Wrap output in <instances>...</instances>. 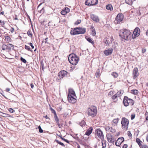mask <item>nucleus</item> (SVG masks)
Returning a JSON list of instances; mask_svg holds the SVG:
<instances>
[{
  "mask_svg": "<svg viewBox=\"0 0 148 148\" xmlns=\"http://www.w3.org/2000/svg\"><path fill=\"white\" fill-rule=\"evenodd\" d=\"M0 23H2V24L1 25H4V24H5L4 22V21H2L1 20H0Z\"/></svg>",
  "mask_w": 148,
  "mask_h": 148,
  "instance_id": "62",
  "label": "nucleus"
},
{
  "mask_svg": "<svg viewBox=\"0 0 148 148\" xmlns=\"http://www.w3.org/2000/svg\"><path fill=\"white\" fill-rule=\"evenodd\" d=\"M5 40H6L7 41H11V39L10 37H9V36H5Z\"/></svg>",
  "mask_w": 148,
  "mask_h": 148,
  "instance_id": "36",
  "label": "nucleus"
},
{
  "mask_svg": "<svg viewBox=\"0 0 148 148\" xmlns=\"http://www.w3.org/2000/svg\"><path fill=\"white\" fill-rule=\"evenodd\" d=\"M111 75L114 78H116L118 76V74L116 72H113Z\"/></svg>",
  "mask_w": 148,
  "mask_h": 148,
  "instance_id": "29",
  "label": "nucleus"
},
{
  "mask_svg": "<svg viewBox=\"0 0 148 148\" xmlns=\"http://www.w3.org/2000/svg\"><path fill=\"white\" fill-rule=\"evenodd\" d=\"M78 28L80 34H84L85 33L86 31V28H83L80 27H79Z\"/></svg>",
  "mask_w": 148,
  "mask_h": 148,
  "instance_id": "16",
  "label": "nucleus"
},
{
  "mask_svg": "<svg viewBox=\"0 0 148 148\" xmlns=\"http://www.w3.org/2000/svg\"><path fill=\"white\" fill-rule=\"evenodd\" d=\"M136 142H137L140 147V146H141L142 144H141V143H142V142L139 138H137L136 139Z\"/></svg>",
  "mask_w": 148,
  "mask_h": 148,
  "instance_id": "25",
  "label": "nucleus"
},
{
  "mask_svg": "<svg viewBox=\"0 0 148 148\" xmlns=\"http://www.w3.org/2000/svg\"><path fill=\"white\" fill-rule=\"evenodd\" d=\"M124 105L125 106L127 107L129 106V102H123Z\"/></svg>",
  "mask_w": 148,
  "mask_h": 148,
  "instance_id": "54",
  "label": "nucleus"
},
{
  "mask_svg": "<svg viewBox=\"0 0 148 148\" xmlns=\"http://www.w3.org/2000/svg\"><path fill=\"white\" fill-rule=\"evenodd\" d=\"M0 113H1L3 115L1 114H0V116H1L3 117H7L8 116V114L3 113L1 111H0Z\"/></svg>",
  "mask_w": 148,
  "mask_h": 148,
  "instance_id": "33",
  "label": "nucleus"
},
{
  "mask_svg": "<svg viewBox=\"0 0 148 148\" xmlns=\"http://www.w3.org/2000/svg\"><path fill=\"white\" fill-rule=\"evenodd\" d=\"M110 131L112 133L116 131L115 129L112 127H110Z\"/></svg>",
  "mask_w": 148,
  "mask_h": 148,
  "instance_id": "48",
  "label": "nucleus"
},
{
  "mask_svg": "<svg viewBox=\"0 0 148 148\" xmlns=\"http://www.w3.org/2000/svg\"><path fill=\"white\" fill-rule=\"evenodd\" d=\"M128 133V136H129V138H131L132 137V135L131 133V132L130 131H128L127 132Z\"/></svg>",
  "mask_w": 148,
  "mask_h": 148,
  "instance_id": "47",
  "label": "nucleus"
},
{
  "mask_svg": "<svg viewBox=\"0 0 148 148\" xmlns=\"http://www.w3.org/2000/svg\"><path fill=\"white\" fill-rule=\"evenodd\" d=\"M140 29L138 27L136 28L133 31L132 36V38L133 39H135L136 37H138L140 35Z\"/></svg>",
  "mask_w": 148,
  "mask_h": 148,
  "instance_id": "6",
  "label": "nucleus"
},
{
  "mask_svg": "<svg viewBox=\"0 0 148 148\" xmlns=\"http://www.w3.org/2000/svg\"><path fill=\"white\" fill-rule=\"evenodd\" d=\"M119 119L118 118H117L116 119H114L112 121L115 124H117L119 121Z\"/></svg>",
  "mask_w": 148,
  "mask_h": 148,
  "instance_id": "39",
  "label": "nucleus"
},
{
  "mask_svg": "<svg viewBox=\"0 0 148 148\" xmlns=\"http://www.w3.org/2000/svg\"><path fill=\"white\" fill-rule=\"evenodd\" d=\"M132 33L130 30L127 29L121 30L119 31V36L121 38L127 40Z\"/></svg>",
  "mask_w": 148,
  "mask_h": 148,
  "instance_id": "1",
  "label": "nucleus"
},
{
  "mask_svg": "<svg viewBox=\"0 0 148 148\" xmlns=\"http://www.w3.org/2000/svg\"><path fill=\"white\" fill-rule=\"evenodd\" d=\"M138 92V91L137 90H131V93L134 95H136Z\"/></svg>",
  "mask_w": 148,
  "mask_h": 148,
  "instance_id": "32",
  "label": "nucleus"
},
{
  "mask_svg": "<svg viewBox=\"0 0 148 148\" xmlns=\"http://www.w3.org/2000/svg\"><path fill=\"white\" fill-rule=\"evenodd\" d=\"M74 30H75V34H80V33L79 32V30L78 29V27H76L74 28Z\"/></svg>",
  "mask_w": 148,
  "mask_h": 148,
  "instance_id": "30",
  "label": "nucleus"
},
{
  "mask_svg": "<svg viewBox=\"0 0 148 148\" xmlns=\"http://www.w3.org/2000/svg\"><path fill=\"white\" fill-rule=\"evenodd\" d=\"M118 96L117 95H116V94H115L114 95V96H113L112 98V99H115L117 97H118Z\"/></svg>",
  "mask_w": 148,
  "mask_h": 148,
  "instance_id": "53",
  "label": "nucleus"
},
{
  "mask_svg": "<svg viewBox=\"0 0 148 148\" xmlns=\"http://www.w3.org/2000/svg\"><path fill=\"white\" fill-rule=\"evenodd\" d=\"M135 1V0H125L126 3L130 5H132L133 2Z\"/></svg>",
  "mask_w": 148,
  "mask_h": 148,
  "instance_id": "23",
  "label": "nucleus"
},
{
  "mask_svg": "<svg viewBox=\"0 0 148 148\" xmlns=\"http://www.w3.org/2000/svg\"><path fill=\"white\" fill-rule=\"evenodd\" d=\"M110 127L109 126H106L105 128V129L106 131H108L110 130Z\"/></svg>",
  "mask_w": 148,
  "mask_h": 148,
  "instance_id": "52",
  "label": "nucleus"
},
{
  "mask_svg": "<svg viewBox=\"0 0 148 148\" xmlns=\"http://www.w3.org/2000/svg\"><path fill=\"white\" fill-rule=\"evenodd\" d=\"M55 141L58 144L64 147H65V145L64 144L62 143L59 141L58 140L56 139L55 140Z\"/></svg>",
  "mask_w": 148,
  "mask_h": 148,
  "instance_id": "28",
  "label": "nucleus"
},
{
  "mask_svg": "<svg viewBox=\"0 0 148 148\" xmlns=\"http://www.w3.org/2000/svg\"><path fill=\"white\" fill-rule=\"evenodd\" d=\"M10 30L12 33H13L14 31V29L12 27Z\"/></svg>",
  "mask_w": 148,
  "mask_h": 148,
  "instance_id": "61",
  "label": "nucleus"
},
{
  "mask_svg": "<svg viewBox=\"0 0 148 148\" xmlns=\"http://www.w3.org/2000/svg\"><path fill=\"white\" fill-rule=\"evenodd\" d=\"M30 85L31 87V88H33L34 87V85H33V84H31Z\"/></svg>",
  "mask_w": 148,
  "mask_h": 148,
  "instance_id": "64",
  "label": "nucleus"
},
{
  "mask_svg": "<svg viewBox=\"0 0 148 148\" xmlns=\"http://www.w3.org/2000/svg\"><path fill=\"white\" fill-rule=\"evenodd\" d=\"M128 101H129L130 102H133V101L132 99L129 98L127 96L124 97L123 100V102H128Z\"/></svg>",
  "mask_w": 148,
  "mask_h": 148,
  "instance_id": "18",
  "label": "nucleus"
},
{
  "mask_svg": "<svg viewBox=\"0 0 148 148\" xmlns=\"http://www.w3.org/2000/svg\"><path fill=\"white\" fill-rule=\"evenodd\" d=\"M112 136H111V137H112ZM112 137H111L110 138H109L108 137H107V140L109 142V143L110 142H111L112 141L111 140Z\"/></svg>",
  "mask_w": 148,
  "mask_h": 148,
  "instance_id": "56",
  "label": "nucleus"
},
{
  "mask_svg": "<svg viewBox=\"0 0 148 148\" xmlns=\"http://www.w3.org/2000/svg\"><path fill=\"white\" fill-rule=\"evenodd\" d=\"M96 131L97 136L101 140L104 139V136L103 133L100 129H97L96 130Z\"/></svg>",
  "mask_w": 148,
  "mask_h": 148,
  "instance_id": "9",
  "label": "nucleus"
},
{
  "mask_svg": "<svg viewBox=\"0 0 148 148\" xmlns=\"http://www.w3.org/2000/svg\"><path fill=\"white\" fill-rule=\"evenodd\" d=\"M82 127L85 126L86 125V122L84 120H82L79 124Z\"/></svg>",
  "mask_w": 148,
  "mask_h": 148,
  "instance_id": "31",
  "label": "nucleus"
},
{
  "mask_svg": "<svg viewBox=\"0 0 148 148\" xmlns=\"http://www.w3.org/2000/svg\"><path fill=\"white\" fill-rule=\"evenodd\" d=\"M68 74V73L67 71L63 70L59 72L58 75L59 78L61 79L66 76L67 77Z\"/></svg>",
  "mask_w": 148,
  "mask_h": 148,
  "instance_id": "7",
  "label": "nucleus"
},
{
  "mask_svg": "<svg viewBox=\"0 0 148 148\" xmlns=\"http://www.w3.org/2000/svg\"><path fill=\"white\" fill-rule=\"evenodd\" d=\"M27 34L30 37H32V34L31 33V32L30 30H28L27 32Z\"/></svg>",
  "mask_w": 148,
  "mask_h": 148,
  "instance_id": "41",
  "label": "nucleus"
},
{
  "mask_svg": "<svg viewBox=\"0 0 148 148\" xmlns=\"http://www.w3.org/2000/svg\"><path fill=\"white\" fill-rule=\"evenodd\" d=\"M91 5H97L98 3V0H91Z\"/></svg>",
  "mask_w": 148,
  "mask_h": 148,
  "instance_id": "26",
  "label": "nucleus"
},
{
  "mask_svg": "<svg viewBox=\"0 0 148 148\" xmlns=\"http://www.w3.org/2000/svg\"><path fill=\"white\" fill-rule=\"evenodd\" d=\"M146 51V49L145 48H143L142 50V53H145Z\"/></svg>",
  "mask_w": 148,
  "mask_h": 148,
  "instance_id": "58",
  "label": "nucleus"
},
{
  "mask_svg": "<svg viewBox=\"0 0 148 148\" xmlns=\"http://www.w3.org/2000/svg\"><path fill=\"white\" fill-rule=\"evenodd\" d=\"M102 148H105L106 147V140H104V139L102 140H101Z\"/></svg>",
  "mask_w": 148,
  "mask_h": 148,
  "instance_id": "21",
  "label": "nucleus"
},
{
  "mask_svg": "<svg viewBox=\"0 0 148 148\" xmlns=\"http://www.w3.org/2000/svg\"><path fill=\"white\" fill-rule=\"evenodd\" d=\"M20 60H21V61L22 62H23L25 64V63H26V62H27L26 60L24 58H23V57H21V58Z\"/></svg>",
  "mask_w": 148,
  "mask_h": 148,
  "instance_id": "38",
  "label": "nucleus"
},
{
  "mask_svg": "<svg viewBox=\"0 0 148 148\" xmlns=\"http://www.w3.org/2000/svg\"><path fill=\"white\" fill-rule=\"evenodd\" d=\"M135 115L134 114H132L131 115V119L133 120L135 118Z\"/></svg>",
  "mask_w": 148,
  "mask_h": 148,
  "instance_id": "59",
  "label": "nucleus"
},
{
  "mask_svg": "<svg viewBox=\"0 0 148 148\" xmlns=\"http://www.w3.org/2000/svg\"><path fill=\"white\" fill-rule=\"evenodd\" d=\"M61 14L62 15H65L67 14V13L64 10H62L61 12Z\"/></svg>",
  "mask_w": 148,
  "mask_h": 148,
  "instance_id": "45",
  "label": "nucleus"
},
{
  "mask_svg": "<svg viewBox=\"0 0 148 148\" xmlns=\"http://www.w3.org/2000/svg\"><path fill=\"white\" fill-rule=\"evenodd\" d=\"M132 75L134 79H135L138 76L139 73L138 71V69L137 67H135L134 69Z\"/></svg>",
  "mask_w": 148,
  "mask_h": 148,
  "instance_id": "11",
  "label": "nucleus"
},
{
  "mask_svg": "<svg viewBox=\"0 0 148 148\" xmlns=\"http://www.w3.org/2000/svg\"><path fill=\"white\" fill-rule=\"evenodd\" d=\"M113 51V50L112 48H110L107 50H105L104 51V53L106 56H108L110 55L112 53Z\"/></svg>",
  "mask_w": 148,
  "mask_h": 148,
  "instance_id": "14",
  "label": "nucleus"
},
{
  "mask_svg": "<svg viewBox=\"0 0 148 148\" xmlns=\"http://www.w3.org/2000/svg\"><path fill=\"white\" fill-rule=\"evenodd\" d=\"M8 110L11 113H13L15 112L14 110L12 108H10L8 109Z\"/></svg>",
  "mask_w": 148,
  "mask_h": 148,
  "instance_id": "46",
  "label": "nucleus"
},
{
  "mask_svg": "<svg viewBox=\"0 0 148 148\" xmlns=\"http://www.w3.org/2000/svg\"><path fill=\"white\" fill-rule=\"evenodd\" d=\"M81 22V20H78L75 23V25H77L80 23Z\"/></svg>",
  "mask_w": 148,
  "mask_h": 148,
  "instance_id": "42",
  "label": "nucleus"
},
{
  "mask_svg": "<svg viewBox=\"0 0 148 148\" xmlns=\"http://www.w3.org/2000/svg\"><path fill=\"white\" fill-rule=\"evenodd\" d=\"M129 123V121L125 117L122 118L121 124L122 127L123 129L127 130Z\"/></svg>",
  "mask_w": 148,
  "mask_h": 148,
  "instance_id": "5",
  "label": "nucleus"
},
{
  "mask_svg": "<svg viewBox=\"0 0 148 148\" xmlns=\"http://www.w3.org/2000/svg\"><path fill=\"white\" fill-rule=\"evenodd\" d=\"M140 148H148V146L146 145H143L140 147Z\"/></svg>",
  "mask_w": 148,
  "mask_h": 148,
  "instance_id": "50",
  "label": "nucleus"
},
{
  "mask_svg": "<svg viewBox=\"0 0 148 148\" xmlns=\"http://www.w3.org/2000/svg\"><path fill=\"white\" fill-rule=\"evenodd\" d=\"M68 99L69 102L73 101L74 102H76L77 101L75 92L74 90L72 88H70L69 89V93L68 95Z\"/></svg>",
  "mask_w": 148,
  "mask_h": 148,
  "instance_id": "3",
  "label": "nucleus"
},
{
  "mask_svg": "<svg viewBox=\"0 0 148 148\" xmlns=\"http://www.w3.org/2000/svg\"><path fill=\"white\" fill-rule=\"evenodd\" d=\"M64 10L67 13L70 12V9L66 7L64 8Z\"/></svg>",
  "mask_w": 148,
  "mask_h": 148,
  "instance_id": "49",
  "label": "nucleus"
},
{
  "mask_svg": "<svg viewBox=\"0 0 148 148\" xmlns=\"http://www.w3.org/2000/svg\"><path fill=\"white\" fill-rule=\"evenodd\" d=\"M11 45H12V44H8L7 45L3 44L1 48L3 50L8 49L9 51H10L11 50V47H10Z\"/></svg>",
  "mask_w": 148,
  "mask_h": 148,
  "instance_id": "12",
  "label": "nucleus"
},
{
  "mask_svg": "<svg viewBox=\"0 0 148 148\" xmlns=\"http://www.w3.org/2000/svg\"><path fill=\"white\" fill-rule=\"evenodd\" d=\"M97 114V108L95 106H92L88 110V116H91L92 117L96 115Z\"/></svg>",
  "mask_w": 148,
  "mask_h": 148,
  "instance_id": "4",
  "label": "nucleus"
},
{
  "mask_svg": "<svg viewBox=\"0 0 148 148\" xmlns=\"http://www.w3.org/2000/svg\"><path fill=\"white\" fill-rule=\"evenodd\" d=\"M75 30L74 29L73 30H71V31L70 33L72 35H75Z\"/></svg>",
  "mask_w": 148,
  "mask_h": 148,
  "instance_id": "44",
  "label": "nucleus"
},
{
  "mask_svg": "<svg viewBox=\"0 0 148 148\" xmlns=\"http://www.w3.org/2000/svg\"><path fill=\"white\" fill-rule=\"evenodd\" d=\"M106 8L107 10H110L111 11H112L113 10V8L112 5L110 4L106 5Z\"/></svg>",
  "mask_w": 148,
  "mask_h": 148,
  "instance_id": "17",
  "label": "nucleus"
},
{
  "mask_svg": "<svg viewBox=\"0 0 148 148\" xmlns=\"http://www.w3.org/2000/svg\"><path fill=\"white\" fill-rule=\"evenodd\" d=\"M127 144H124L122 148H127Z\"/></svg>",
  "mask_w": 148,
  "mask_h": 148,
  "instance_id": "60",
  "label": "nucleus"
},
{
  "mask_svg": "<svg viewBox=\"0 0 148 148\" xmlns=\"http://www.w3.org/2000/svg\"><path fill=\"white\" fill-rule=\"evenodd\" d=\"M85 38L90 43H91L92 45L94 44V42L93 40L90 37H86Z\"/></svg>",
  "mask_w": 148,
  "mask_h": 148,
  "instance_id": "19",
  "label": "nucleus"
},
{
  "mask_svg": "<svg viewBox=\"0 0 148 148\" xmlns=\"http://www.w3.org/2000/svg\"><path fill=\"white\" fill-rule=\"evenodd\" d=\"M92 127H91L89 129H88L86 132L85 135H87L88 136H89L93 130Z\"/></svg>",
  "mask_w": 148,
  "mask_h": 148,
  "instance_id": "15",
  "label": "nucleus"
},
{
  "mask_svg": "<svg viewBox=\"0 0 148 148\" xmlns=\"http://www.w3.org/2000/svg\"><path fill=\"white\" fill-rule=\"evenodd\" d=\"M91 0H86L85 2V4L86 5L91 6Z\"/></svg>",
  "mask_w": 148,
  "mask_h": 148,
  "instance_id": "24",
  "label": "nucleus"
},
{
  "mask_svg": "<svg viewBox=\"0 0 148 148\" xmlns=\"http://www.w3.org/2000/svg\"><path fill=\"white\" fill-rule=\"evenodd\" d=\"M44 118H45L46 119H50V118L47 115H46L45 116H44L43 117Z\"/></svg>",
  "mask_w": 148,
  "mask_h": 148,
  "instance_id": "63",
  "label": "nucleus"
},
{
  "mask_svg": "<svg viewBox=\"0 0 148 148\" xmlns=\"http://www.w3.org/2000/svg\"><path fill=\"white\" fill-rule=\"evenodd\" d=\"M124 90H120L118 91L116 94L118 97L121 96L123 93Z\"/></svg>",
  "mask_w": 148,
  "mask_h": 148,
  "instance_id": "22",
  "label": "nucleus"
},
{
  "mask_svg": "<svg viewBox=\"0 0 148 148\" xmlns=\"http://www.w3.org/2000/svg\"><path fill=\"white\" fill-rule=\"evenodd\" d=\"M91 29H92V34L93 36H95L96 34L95 29L93 26L92 27Z\"/></svg>",
  "mask_w": 148,
  "mask_h": 148,
  "instance_id": "27",
  "label": "nucleus"
},
{
  "mask_svg": "<svg viewBox=\"0 0 148 148\" xmlns=\"http://www.w3.org/2000/svg\"><path fill=\"white\" fill-rule=\"evenodd\" d=\"M104 42L107 45H108L109 44V41L108 40L105 39H104Z\"/></svg>",
  "mask_w": 148,
  "mask_h": 148,
  "instance_id": "40",
  "label": "nucleus"
},
{
  "mask_svg": "<svg viewBox=\"0 0 148 148\" xmlns=\"http://www.w3.org/2000/svg\"><path fill=\"white\" fill-rule=\"evenodd\" d=\"M124 139L123 137L119 138L115 143L117 146H120L121 144L124 141Z\"/></svg>",
  "mask_w": 148,
  "mask_h": 148,
  "instance_id": "10",
  "label": "nucleus"
},
{
  "mask_svg": "<svg viewBox=\"0 0 148 148\" xmlns=\"http://www.w3.org/2000/svg\"><path fill=\"white\" fill-rule=\"evenodd\" d=\"M124 18V15L122 14H119L117 15L115 19L117 21V23H119L122 21Z\"/></svg>",
  "mask_w": 148,
  "mask_h": 148,
  "instance_id": "8",
  "label": "nucleus"
},
{
  "mask_svg": "<svg viewBox=\"0 0 148 148\" xmlns=\"http://www.w3.org/2000/svg\"><path fill=\"white\" fill-rule=\"evenodd\" d=\"M54 118L55 121H56V123H57L58 126L59 128H60L61 127L60 126V124L59 123V119L57 116V115H55L54 116Z\"/></svg>",
  "mask_w": 148,
  "mask_h": 148,
  "instance_id": "20",
  "label": "nucleus"
},
{
  "mask_svg": "<svg viewBox=\"0 0 148 148\" xmlns=\"http://www.w3.org/2000/svg\"><path fill=\"white\" fill-rule=\"evenodd\" d=\"M41 67L43 71L44 70V69L46 67V66H45L44 63L43 61H42L41 62Z\"/></svg>",
  "mask_w": 148,
  "mask_h": 148,
  "instance_id": "34",
  "label": "nucleus"
},
{
  "mask_svg": "<svg viewBox=\"0 0 148 148\" xmlns=\"http://www.w3.org/2000/svg\"><path fill=\"white\" fill-rule=\"evenodd\" d=\"M0 93L3 96L5 97V96L4 95V93L3 91L1 89H0Z\"/></svg>",
  "mask_w": 148,
  "mask_h": 148,
  "instance_id": "57",
  "label": "nucleus"
},
{
  "mask_svg": "<svg viewBox=\"0 0 148 148\" xmlns=\"http://www.w3.org/2000/svg\"><path fill=\"white\" fill-rule=\"evenodd\" d=\"M38 129H39V131L40 133H42L43 132V130L42 129L40 126L38 127Z\"/></svg>",
  "mask_w": 148,
  "mask_h": 148,
  "instance_id": "43",
  "label": "nucleus"
},
{
  "mask_svg": "<svg viewBox=\"0 0 148 148\" xmlns=\"http://www.w3.org/2000/svg\"><path fill=\"white\" fill-rule=\"evenodd\" d=\"M25 48L28 51H30L31 52L32 51V50H31L30 47L29 46H27L26 45H25Z\"/></svg>",
  "mask_w": 148,
  "mask_h": 148,
  "instance_id": "35",
  "label": "nucleus"
},
{
  "mask_svg": "<svg viewBox=\"0 0 148 148\" xmlns=\"http://www.w3.org/2000/svg\"><path fill=\"white\" fill-rule=\"evenodd\" d=\"M91 18L94 22L96 23L99 22V19L98 17L94 14H91L90 15Z\"/></svg>",
  "mask_w": 148,
  "mask_h": 148,
  "instance_id": "13",
  "label": "nucleus"
},
{
  "mask_svg": "<svg viewBox=\"0 0 148 148\" xmlns=\"http://www.w3.org/2000/svg\"><path fill=\"white\" fill-rule=\"evenodd\" d=\"M100 75V73L99 72H97L95 73V75H96V77L97 78H98L99 77Z\"/></svg>",
  "mask_w": 148,
  "mask_h": 148,
  "instance_id": "51",
  "label": "nucleus"
},
{
  "mask_svg": "<svg viewBox=\"0 0 148 148\" xmlns=\"http://www.w3.org/2000/svg\"><path fill=\"white\" fill-rule=\"evenodd\" d=\"M48 39V38L47 37L45 39H43V41H42V42L43 43V42H44L45 43L49 44V43L47 42Z\"/></svg>",
  "mask_w": 148,
  "mask_h": 148,
  "instance_id": "37",
  "label": "nucleus"
},
{
  "mask_svg": "<svg viewBox=\"0 0 148 148\" xmlns=\"http://www.w3.org/2000/svg\"><path fill=\"white\" fill-rule=\"evenodd\" d=\"M68 60L71 64L73 65H75L77 64L79 60V58L76 54L72 53L69 55Z\"/></svg>",
  "mask_w": 148,
  "mask_h": 148,
  "instance_id": "2",
  "label": "nucleus"
},
{
  "mask_svg": "<svg viewBox=\"0 0 148 148\" xmlns=\"http://www.w3.org/2000/svg\"><path fill=\"white\" fill-rule=\"evenodd\" d=\"M28 44L30 46H31V47H32V49H33L34 48V47L33 45V44L32 43L30 42L29 43H28Z\"/></svg>",
  "mask_w": 148,
  "mask_h": 148,
  "instance_id": "55",
  "label": "nucleus"
}]
</instances>
